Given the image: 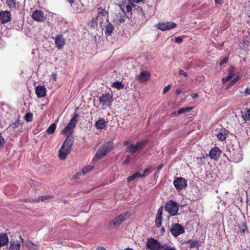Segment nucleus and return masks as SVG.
Segmentation results:
<instances>
[{
  "label": "nucleus",
  "instance_id": "20e7f679",
  "mask_svg": "<svg viewBox=\"0 0 250 250\" xmlns=\"http://www.w3.org/2000/svg\"><path fill=\"white\" fill-rule=\"evenodd\" d=\"M113 101V95L109 93L102 94L99 97L100 104H102L104 108L110 107Z\"/></svg>",
  "mask_w": 250,
  "mask_h": 250
},
{
  "label": "nucleus",
  "instance_id": "680f3d73",
  "mask_svg": "<svg viewBox=\"0 0 250 250\" xmlns=\"http://www.w3.org/2000/svg\"><path fill=\"white\" fill-rule=\"evenodd\" d=\"M191 96L193 99H195L198 97V94L197 93H193L191 94Z\"/></svg>",
  "mask_w": 250,
  "mask_h": 250
},
{
  "label": "nucleus",
  "instance_id": "8fccbe9b",
  "mask_svg": "<svg viewBox=\"0 0 250 250\" xmlns=\"http://www.w3.org/2000/svg\"><path fill=\"white\" fill-rule=\"evenodd\" d=\"M136 178H143L145 177L144 173H141L139 172H137L134 173Z\"/></svg>",
  "mask_w": 250,
  "mask_h": 250
},
{
  "label": "nucleus",
  "instance_id": "412c9836",
  "mask_svg": "<svg viewBox=\"0 0 250 250\" xmlns=\"http://www.w3.org/2000/svg\"><path fill=\"white\" fill-rule=\"evenodd\" d=\"M20 238L21 240V241L22 243V244L24 245L26 248H27L28 249H32L34 250H38L39 248H38V246L37 245L33 243L32 242H31L30 241H28L24 243V240L21 236H20Z\"/></svg>",
  "mask_w": 250,
  "mask_h": 250
},
{
  "label": "nucleus",
  "instance_id": "49530a36",
  "mask_svg": "<svg viewBox=\"0 0 250 250\" xmlns=\"http://www.w3.org/2000/svg\"><path fill=\"white\" fill-rule=\"evenodd\" d=\"M229 61V58L228 57H225L223 60H222L220 62L219 65L220 66H222L225 63H226L228 62Z\"/></svg>",
  "mask_w": 250,
  "mask_h": 250
},
{
  "label": "nucleus",
  "instance_id": "a19ab883",
  "mask_svg": "<svg viewBox=\"0 0 250 250\" xmlns=\"http://www.w3.org/2000/svg\"><path fill=\"white\" fill-rule=\"evenodd\" d=\"M94 168V166H88L87 167H83L82 170V172L83 174H85L88 172L90 171L91 170H92Z\"/></svg>",
  "mask_w": 250,
  "mask_h": 250
},
{
  "label": "nucleus",
  "instance_id": "4c0bfd02",
  "mask_svg": "<svg viewBox=\"0 0 250 250\" xmlns=\"http://www.w3.org/2000/svg\"><path fill=\"white\" fill-rule=\"evenodd\" d=\"M162 250H176V248L169 244H165Z\"/></svg>",
  "mask_w": 250,
  "mask_h": 250
},
{
  "label": "nucleus",
  "instance_id": "79ce46f5",
  "mask_svg": "<svg viewBox=\"0 0 250 250\" xmlns=\"http://www.w3.org/2000/svg\"><path fill=\"white\" fill-rule=\"evenodd\" d=\"M239 229L243 233L248 232L247 226L246 223H242L239 227Z\"/></svg>",
  "mask_w": 250,
  "mask_h": 250
},
{
  "label": "nucleus",
  "instance_id": "ddd939ff",
  "mask_svg": "<svg viewBox=\"0 0 250 250\" xmlns=\"http://www.w3.org/2000/svg\"><path fill=\"white\" fill-rule=\"evenodd\" d=\"M11 20V15L8 11L0 12V21L3 24L6 23Z\"/></svg>",
  "mask_w": 250,
  "mask_h": 250
},
{
  "label": "nucleus",
  "instance_id": "f704fd0d",
  "mask_svg": "<svg viewBox=\"0 0 250 250\" xmlns=\"http://www.w3.org/2000/svg\"><path fill=\"white\" fill-rule=\"evenodd\" d=\"M163 212V207H161L157 210L155 219H161L162 220Z\"/></svg>",
  "mask_w": 250,
  "mask_h": 250
},
{
  "label": "nucleus",
  "instance_id": "b1692460",
  "mask_svg": "<svg viewBox=\"0 0 250 250\" xmlns=\"http://www.w3.org/2000/svg\"><path fill=\"white\" fill-rule=\"evenodd\" d=\"M21 243L18 241H12L10 243L9 250H20Z\"/></svg>",
  "mask_w": 250,
  "mask_h": 250
},
{
  "label": "nucleus",
  "instance_id": "338daca9",
  "mask_svg": "<svg viewBox=\"0 0 250 250\" xmlns=\"http://www.w3.org/2000/svg\"><path fill=\"white\" fill-rule=\"evenodd\" d=\"M128 144H129L128 141H125L123 142L124 146H127Z\"/></svg>",
  "mask_w": 250,
  "mask_h": 250
},
{
  "label": "nucleus",
  "instance_id": "2eb2a0df",
  "mask_svg": "<svg viewBox=\"0 0 250 250\" xmlns=\"http://www.w3.org/2000/svg\"><path fill=\"white\" fill-rule=\"evenodd\" d=\"M150 77V73L148 71H144L138 75L137 79L141 83H145L148 81Z\"/></svg>",
  "mask_w": 250,
  "mask_h": 250
},
{
  "label": "nucleus",
  "instance_id": "de8ad7c7",
  "mask_svg": "<svg viewBox=\"0 0 250 250\" xmlns=\"http://www.w3.org/2000/svg\"><path fill=\"white\" fill-rule=\"evenodd\" d=\"M130 157L129 155H127L125 157V160L123 162V164L124 165H126V164H128L130 162Z\"/></svg>",
  "mask_w": 250,
  "mask_h": 250
},
{
  "label": "nucleus",
  "instance_id": "f8f14e48",
  "mask_svg": "<svg viewBox=\"0 0 250 250\" xmlns=\"http://www.w3.org/2000/svg\"><path fill=\"white\" fill-rule=\"evenodd\" d=\"M176 27V24L173 22H167V23H159L157 25L158 29L162 31L170 30Z\"/></svg>",
  "mask_w": 250,
  "mask_h": 250
},
{
  "label": "nucleus",
  "instance_id": "5fc2aeb1",
  "mask_svg": "<svg viewBox=\"0 0 250 250\" xmlns=\"http://www.w3.org/2000/svg\"><path fill=\"white\" fill-rule=\"evenodd\" d=\"M4 143H5V141L4 140V138L0 134V147H2L3 146Z\"/></svg>",
  "mask_w": 250,
  "mask_h": 250
},
{
  "label": "nucleus",
  "instance_id": "3c124183",
  "mask_svg": "<svg viewBox=\"0 0 250 250\" xmlns=\"http://www.w3.org/2000/svg\"><path fill=\"white\" fill-rule=\"evenodd\" d=\"M171 88L170 85H168L167 86H166L163 91V94H166L167 92H168Z\"/></svg>",
  "mask_w": 250,
  "mask_h": 250
},
{
  "label": "nucleus",
  "instance_id": "58836bf2",
  "mask_svg": "<svg viewBox=\"0 0 250 250\" xmlns=\"http://www.w3.org/2000/svg\"><path fill=\"white\" fill-rule=\"evenodd\" d=\"M112 86L117 88V89H120L124 87V85L121 82L117 81L113 83Z\"/></svg>",
  "mask_w": 250,
  "mask_h": 250
},
{
  "label": "nucleus",
  "instance_id": "4be33fe9",
  "mask_svg": "<svg viewBox=\"0 0 250 250\" xmlns=\"http://www.w3.org/2000/svg\"><path fill=\"white\" fill-rule=\"evenodd\" d=\"M104 146V149L106 151L107 154L111 151L114 147V144L112 141H109L104 143L102 145Z\"/></svg>",
  "mask_w": 250,
  "mask_h": 250
},
{
  "label": "nucleus",
  "instance_id": "4d7b16f0",
  "mask_svg": "<svg viewBox=\"0 0 250 250\" xmlns=\"http://www.w3.org/2000/svg\"><path fill=\"white\" fill-rule=\"evenodd\" d=\"M152 168L151 167H148L147 168H146L144 171H143V173H144V175L145 176V174L147 173V172H150V171H152Z\"/></svg>",
  "mask_w": 250,
  "mask_h": 250
},
{
  "label": "nucleus",
  "instance_id": "0eeeda50",
  "mask_svg": "<svg viewBox=\"0 0 250 250\" xmlns=\"http://www.w3.org/2000/svg\"><path fill=\"white\" fill-rule=\"evenodd\" d=\"M147 143L148 141L146 140L138 142L135 145L131 144L127 147L126 151L132 153H135L137 151L143 149Z\"/></svg>",
  "mask_w": 250,
  "mask_h": 250
},
{
  "label": "nucleus",
  "instance_id": "69168bd1",
  "mask_svg": "<svg viewBox=\"0 0 250 250\" xmlns=\"http://www.w3.org/2000/svg\"><path fill=\"white\" fill-rule=\"evenodd\" d=\"M176 93L177 94V95H180L181 93V90L180 89H177L176 90Z\"/></svg>",
  "mask_w": 250,
  "mask_h": 250
},
{
  "label": "nucleus",
  "instance_id": "cd10ccee",
  "mask_svg": "<svg viewBox=\"0 0 250 250\" xmlns=\"http://www.w3.org/2000/svg\"><path fill=\"white\" fill-rule=\"evenodd\" d=\"M107 22L108 23L105 26L104 32L105 35L109 36L112 33L113 30L114 29V28L111 23L109 22L108 21Z\"/></svg>",
  "mask_w": 250,
  "mask_h": 250
},
{
  "label": "nucleus",
  "instance_id": "473e14b6",
  "mask_svg": "<svg viewBox=\"0 0 250 250\" xmlns=\"http://www.w3.org/2000/svg\"><path fill=\"white\" fill-rule=\"evenodd\" d=\"M232 159L234 162L237 163V162L241 161L243 159V158H242V155L241 154H240L239 153H236V155L234 154H233Z\"/></svg>",
  "mask_w": 250,
  "mask_h": 250
},
{
  "label": "nucleus",
  "instance_id": "f03ea898",
  "mask_svg": "<svg viewBox=\"0 0 250 250\" xmlns=\"http://www.w3.org/2000/svg\"><path fill=\"white\" fill-rule=\"evenodd\" d=\"M131 215L130 212H126L121 214L111 221L109 223V227L112 228H116L119 226L124 221L129 217Z\"/></svg>",
  "mask_w": 250,
  "mask_h": 250
},
{
  "label": "nucleus",
  "instance_id": "6e6552de",
  "mask_svg": "<svg viewBox=\"0 0 250 250\" xmlns=\"http://www.w3.org/2000/svg\"><path fill=\"white\" fill-rule=\"evenodd\" d=\"M170 232L173 236L176 237L184 233L185 229L181 225L178 223H174L171 225Z\"/></svg>",
  "mask_w": 250,
  "mask_h": 250
},
{
  "label": "nucleus",
  "instance_id": "864d4df0",
  "mask_svg": "<svg viewBox=\"0 0 250 250\" xmlns=\"http://www.w3.org/2000/svg\"><path fill=\"white\" fill-rule=\"evenodd\" d=\"M179 74L180 75H183V76H184L185 77H186L187 76V73L181 69L179 70Z\"/></svg>",
  "mask_w": 250,
  "mask_h": 250
},
{
  "label": "nucleus",
  "instance_id": "393cba45",
  "mask_svg": "<svg viewBox=\"0 0 250 250\" xmlns=\"http://www.w3.org/2000/svg\"><path fill=\"white\" fill-rule=\"evenodd\" d=\"M53 197V195H42V196L38 197L37 199H32L31 202H39L40 201H43L44 200L52 198ZM26 201L31 202L30 200L27 201V199L26 200Z\"/></svg>",
  "mask_w": 250,
  "mask_h": 250
},
{
  "label": "nucleus",
  "instance_id": "a878e982",
  "mask_svg": "<svg viewBox=\"0 0 250 250\" xmlns=\"http://www.w3.org/2000/svg\"><path fill=\"white\" fill-rule=\"evenodd\" d=\"M228 130L224 129L223 130H222V131L218 133L216 136H217V137L218 138V139L222 141H224L226 140L227 136H228Z\"/></svg>",
  "mask_w": 250,
  "mask_h": 250
},
{
  "label": "nucleus",
  "instance_id": "c756f323",
  "mask_svg": "<svg viewBox=\"0 0 250 250\" xmlns=\"http://www.w3.org/2000/svg\"><path fill=\"white\" fill-rule=\"evenodd\" d=\"M56 128V125L55 123L52 124L48 128L46 129V132L48 134H53Z\"/></svg>",
  "mask_w": 250,
  "mask_h": 250
},
{
  "label": "nucleus",
  "instance_id": "774afa93",
  "mask_svg": "<svg viewBox=\"0 0 250 250\" xmlns=\"http://www.w3.org/2000/svg\"><path fill=\"white\" fill-rule=\"evenodd\" d=\"M68 1V2L70 4H72V3H73L74 1L75 0H67Z\"/></svg>",
  "mask_w": 250,
  "mask_h": 250
},
{
  "label": "nucleus",
  "instance_id": "a18cd8bd",
  "mask_svg": "<svg viewBox=\"0 0 250 250\" xmlns=\"http://www.w3.org/2000/svg\"><path fill=\"white\" fill-rule=\"evenodd\" d=\"M162 221L161 219H155V225L157 228H159L162 226Z\"/></svg>",
  "mask_w": 250,
  "mask_h": 250
},
{
  "label": "nucleus",
  "instance_id": "f257e3e1",
  "mask_svg": "<svg viewBox=\"0 0 250 250\" xmlns=\"http://www.w3.org/2000/svg\"><path fill=\"white\" fill-rule=\"evenodd\" d=\"M79 118V114L75 113L67 125L62 130V134L66 135L67 134L72 135L73 129L78 121Z\"/></svg>",
  "mask_w": 250,
  "mask_h": 250
},
{
  "label": "nucleus",
  "instance_id": "4468645a",
  "mask_svg": "<svg viewBox=\"0 0 250 250\" xmlns=\"http://www.w3.org/2000/svg\"><path fill=\"white\" fill-rule=\"evenodd\" d=\"M32 18L34 21L40 22L43 21L45 19L43 12L41 10L34 11L32 15Z\"/></svg>",
  "mask_w": 250,
  "mask_h": 250
},
{
  "label": "nucleus",
  "instance_id": "39448f33",
  "mask_svg": "<svg viewBox=\"0 0 250 250\" xmlns=\"http://www.w3.org/2000/svg\"><path fill=\"white\" fill-rule=\"evenodd\" d=\"M164 245L154 238L147 239L146 244L147 248L150 250H162Z\"/></svg>",
  "mask_w": 250,
  "mask_h": 250
},
{
  "label": "nucleus",
  "instance_id": "7ed1b4c3",
  "mask_svg": "<svg viewBox=\"0 0 250 250\" xmlns=\"http://www.w3.org/2000/svg\"><path fill=\"white\" fill-rule=\"evenodd\" d=\"M164 207L165 210L169 214L170 216H176L178 214L179 206L175 201L171 200L166 202Z\"/></svg>",
  "mask_w": 250,
  "mask_h": 250
},
{
  "label": "nucleus",
  "instance_id": "09e8293b",
  "mask_svg": "<svg viewBox=\"0 0 250 250\" xmlns=\"http://www.w3.org/2000/svg\"><path fill=\"white\" fill-rule=\"evenodd\" d=\"M231 78L229 77V76H227V77H224L222 78V82L223 83H225L228 82L230 80H231Z\"/></svg>",
  "mask_w": 250,
  "mask_h": 250
},
{
  "label": "nucleus",
  "instance_id": "7c9ffc66",
  "mask_svg": "<svg viewBox=\"0 0 250 250\" xmlns=\"http://www.w3.org/2000/svg\"><path fill=\"white\" fill-rule=\"evenodd\" d=\"M240 79V77L239 76L234 78L227 85V86L226 87V89H227V90L229 89L231 86H232V85H233Z\"/></svg>",
  "mask_w": 250,
  "mask_h": 250
},
{
  "label": "nucleus",
  "instance_id": "1a4fd4ad",
  "mask_svg": "<svg viewBox=\"0 0 250 250\" xmlns=\"http://www.w3.org/2000/svg\"><path fill=\"white\" fill-rule=\"evenodd\" d=\"M173 185L175 188L178 190H181L187 187V181L183 177H175Z\"/></svg>",
  "mask_w": 250,
  "mask_h": 250
},
{
  "label": "nucleus",
  "instance_id": "a211bd4d",
  "mask_svg": "<svg viewBox=\"0 0 250 250\" xmlns=\"http://www.w3.org/2000/svg\"><path fill=\"white\" fill-rule=\"evenodd\" d=\"M107 154V153L104 149V146H101L96 152L93 159L96 160H100L104 157Z\"/></svg>",
  "mask_w": 250,
  "mask_h": 250
},
{
  "label": "nucleus",
  "instance_id": "ea45409f",
  "mask_svg": "<svg viewBox=\"0 0 250 250\" xmlns=\"http://www.w3.org/2000/svg\"><path fill=\"white\" fill-rule=\"evenodd\" d=\"M187 243L191 248L196 247L198 244L197 241L193 239H190Z\"/></svg>",
  "mask_w": 250,
  "mask_h": 250
},
{
  "label": "nucleus",
  "instance_id": "9d476101",
  "mask_svg": "<svg viewBox=\"0 0 250 250\" xmlns=\"http://www.w3.org/2000/svg\"><path fill=\"white\" fill-rule=\"evenodd\" d=\"M96 18L101 24L103 23L104 19L108 21V12L105 8L100 7L98 8V15Z\"/></svg>",
  "mask_w": 250,
  "mask_h": 250
},
{
  "label": "nucleus",
  "instance_id": "5701e85b",
  "mask_svg": "<svg viewBox=\"0 0 250 250\" xmlns=\"http://www.w3.org/2000/svg\"><path fill=\"white\" fill-rule=\"evenodd\" d=\"M95 126L98 129H103L107 126V122L104 119H100L95 123Z\"/></svg>",
  "mask_w": 250,
  "mask_h": 250
},
{
  "label": "nucleus",
  "instance_id": "2f4dec72",
  "mask_svg": "<svg viewBox=\"0 0 250 250\" xmlns=\"http://www.w3.org/2000/svg\"><path fill=\"white\" fill-rule=\"evenodd\" d=\"M193 108V107H186L179 109L177 111L178 114H181L190 111Z\"/></svg>",
  "mask_w": 250,
  "mask_h": 250
},
{
  "label": "nucleus",
  "instance_id": "37998d69",
  "mask_svg": "<svg viewBox=\"0 0 250 250\" xmlns=\"http://www.w3.org/2000/svg\"><path fill=\"white\" fill-rule=\"evenodd\" d=\"M20 124V120L19 118H18L15 122H14L12 124H11L10 127L11 128H13L14 129H15L16 127H17Z\"/></svg>",
  "mask_w": 250,
  "mask_h": 250
},
{
  "label": "nucleus",
  "instance_id": "f3484780",
  "mask_svg": "<svg viewBox=\"0 0 250 250\" xmlns=\"http://www.w3.org/2000/svg\"><path fill=\"white\" fill-rule=\"evenodd\" d=\"M70 151V150L68 149V148H66L64 146L62 145L59 152V158L62 160L65 159L67 156L69 154Z\"/></svg>",
  "mask_w": 250,
  "mask_h": 250
},
{
  "label": "nucleus",
  "instance_id": "423d86ee",
  "mask_svg": "<svg viewBox=\"0 0 250 250\" xmlns=\"http://www.w3.org/2000/svg\"><path fill=\"white\" fill-rule=\"evenodd\" d=\"M119 6L125 15L126 12H129L132 11V8L134 6L131 0H121Z\"/></svg>",
  "mask_w": 250,
  "mask_h": 250
},
{
  "label": "nucleus",
  "instance_id": "13d9d810",
  "mask_svg": "<svg viewBox=\"0 0 250 250\" xmlns=\"http://www.w3.org/2000/svg\"><path fill=\"white\" fill-rule=\"evenodd\" d=\"M125 19H126V18H125V15L124 14V16H123V17H122V18H121L120 19H119L118 20V21H119V22L121 23V22H122L125 21Z\"/></svg>",
  "mask_w": 250,
  "mask_h": 250
},
{
  "label": "nucleus",
  "instance_id": "6e6d98bb",
  "mask_svg": "<svg viewBox=\"0 0 250 250\" xmlns=\"http://www.w3.org/2000/svg\"><path fill=\"white\" fill-rule=\"evenodd\" d=\"M175 42L177 43H181L182 42V39L180 37H175Z\"/></svg>",
  "mask_w": 250,
  "mask_h": 250
},
{
  "label": "nucleus",
  "instance_id": "c03bdc74",
  "mask_svg": "<svg viewBox=\"0 0 250 250\" xmlns=\"http://www.w3.org/2000/svg\"><path fill=\"white\" fill-rule=\"evenodd\" d=\"M234 71V67L232 66L229 67L228 69V75L230 78H232L233 76V73Z\"/></svg>",
  "mask_w": 250,
  "mask_h": 250
},
{
  "label": "nucleus",
  "instance_id": "0e129e2a",
  "mask_svg": "<svg viewBox=\"0 0 250 250\" xmlns=\"http://www.w3.org/2000/svg\"><path fill=\"white\" fill-rule=\"evenodd\" d=\"M132 0V1H133L135 3H138L143 1L144 0Z\"/></svg>",
  "mask_w": 250,
  "mask_h": 250
},
{
  "label": "nucleus",
  "instance_id": "72a5a7b5",
  "mask_svg": "<svg viewBox=\"0 0 250 250\" xmlns=\"http://www.w3.org/2000/svg\"><path fill=\"white\" fill-rule=\"evenodd\" d=\"M243 117L245 121L250 120V109H247L243 113Z\"/></svg>",
  "mask_w": 250,
  "mask_h": 250
},
{
  "label": "nucleus",
  "instance_id": "e2e57ef3",
  "mask_svg": "<svg viewBox=\"0 0 250 250\" xmlns=\"http://www.w3.org/2000/svg\"><path fill=\"white\" fill-rule=\"evenodd\" d=\"M164 167V165L163 164H160L158 167H157V170L160 171Z\"/></svg>",
  "mask_w": 250,
  "mask_h": 250
},
{
  "label": "nucleus",
  "instance_id": "9b49d317",
  "mask_svg": "<svg viewBox=\"0 0 250 250\" xmlns=\"http://www.w3.org/2000/svg\"><path fill=\"white\" fill-rule=\"evenodd\" d=\"M222 151L217 146H215L211 149L209 152V157L214 160H218L220 156Z\"/></svg>",
  "mask_w": 250,
  "mask_h": 250
},
{
  "label": "nucleus",
  "instance_id": "dca6fc26",
  "mask_svg": "<svg viewBox=\"0 0 250 250\" xmlns=\"http://www.w3.org/2000/svg\"><path fill=\"white\" fill-rule=\"evenodd\" d=\"M55 43L58 48L62 49L65 44V40L62 35H58L55 38Z\"/></svg>",
  "mask_w": 250,
  "mask_h": 250
},
{
  "label": "nucleus",
  "instance_id": "6ab92c4d",
  "mask_svg": "<svg viewBox=\"0 0 250 250\" xmlns=\"http://www.w3.org/2000/svg\"><path fill=\"white\" fill-rule=\"evenodd\" d=\"M73 144L74 137L73 135H68L62 145L64 146L66 148H68V149L71 150L72 146H73Z\"/></svg>",
  "mask_w": 250,
  "mask_h": 250
},
{
  "label": "nucleus",
  "instance_id": "603ef678",
  "mask_svg": "<svg viewBox=\"0 0 250 250\" xmlns=\"http://www.w3.org/2000/svg\"><path fill=\"white\" fill-rule=\"evenodd\" d=\"M136 178L134 173L127 178V182H130Z\"/></svg>",
  "mask_w": 250,
  "mask_h": 250
},
{
  "label": "nucleus",
  "instance_id": "aec40b11",
  "mask_svg": "<svg viewBox=\"0 0 250 250\" xmlns=\"http://www.w3.org/2000/svg\"><path fill=\"white\" fill-rule=\"evenodd\" d=\"M36 94L38 97H44L46 96V89L43 86H38L35 89Z\"/></svg>",
  "mask_w": 250,
  "mask_h": 250
},
{
  "label": "nucleus",
  "instance_id": "bb28decb",
  "mask_svg": "<svg viewBox=\"0 0 250 250\" xmlns=\"http://www.w3.org/2000/svg\"><path fill=\"white\" fill-rule=\"evenodd\" d=\"M8 242V237L5 233L0 234V247L5 246Z\"/></svg>",
  "mask_w": 250,
  "mask_h": 250
},
{
  "label": "nucleus",
  "instance_id": "c85d7f7f",
  "mask_svg": "<svg viewBox=\"0 0 250 250\" xmlns=\"http://www.w3.org/2000/svg\"><path fill=\"white\" fill-rule=\"evenodd\" d=\"M6 4L10 9H17V0H6Z\"/></svg>",
  "mask_w": 250,
  "mask_h": 250
},
{
  "label": "nucleus",
  "instance_id": "bf43d9fd",
  "mask_svg": "<svg viewBox=\"0 0 250 250\" xmlns=\"http://www.w3.org/2000/svg\"><path fill=\"white\" fill-rule=\"evenodd\" d=\"M244 93L246 95H250V88L249 87L246 88L245 90Z\"/></svg>",
  "mask_w": 250,
  "mask_h": 250
},
{
  "label": "nucleus",
  "instance_id": "c9c22d12",
  "mask_svg": "<svg viewBox=\"0 0 250 250\" xmlns=\"http://www.w3.org/2000/svg\"><path fill=\"white\" fill-rule=\"evenodd\" d=\"M99 21L98 20L96 19V18H93L91 21L90 22L89 24L91 26V27L93 28H95L97 27Z\"/></svg>",
  "mask_w": 250,
  "mask_h": 250
},
{
  "label": "nucleus",
  "instance_id": "052dcab7",
  "mask_svg": "<svg viewBox=\"0 0 250 250\" xmlns=\"http://www.w3.org/2000/svg\"><path fill=\"white\" fill-rule=\"evenodd\" d=\"M216 4L221 5L223 3V0H214Z\"/></svg>",
  "mask_w": 250,
  "mask_h": 250
},
{
  "label": "nucleus",
  "instance_id": "e433bc0d",
  "mask_svg": "<svg viewBox=\"0 0 250 250\" xmlns=\"http://www.w3.org/2000/svg\"><path fill=\"white\" fill-rule=\"evenodd\" d=\"M24 119L27 122H31L33 120V114L30 112L26 113Z\"/></svg>",
  "mask_w": 250,
  "mask_h": 250
}]
</instances>
